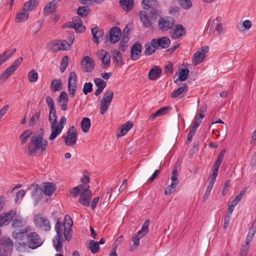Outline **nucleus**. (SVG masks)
I'll use <instances>...</instances> for the list:
<instances>
[{
  "instance_id": "nucleus-1",
  "label": "nucleus",
  "mask_w": 256,
  "mask_h": 256,
  "mask_svg": "<svg viewBox=\"0 0 256 256\" xmlns=\"http://www.w3.org/2000/svg\"><path fill=\"white\" fill-rule=\"evenodd\" d=\"M44 130L43 128H40V130L36 132L32 136L28 144V154L30 156H32L38 150H40L42 152L46 150L48 145V142L44 138Z\"/></svg>"
},
{
  "instance_id": "nucleus-2",
  "label": "nucleus",
  "mask_w": 256,
  "mask_h": 256,
  "mask_svg": "<svg viewBox=\"0 0 256 256\" xmlns=\"http://www.w3.org/2000/svg\"><path fill=\"white\" fill-rule=\"evenodd\" d=\"M48 120L50 124L51 130V134L49 136L48 139L54 140L62 132L66 122V118L64 116L58 122L56 109L54 108L50 110Z\"/></svg>"
},
{
  "instance_id": "nucleus-3",
  "label": "nucleus",
  "mask_w": 256,
  "mask_h": 256,
  "mask_svg": "<svg viewBox=\"0 0 256 256\" xmlns=\"http://www.w3.org/2000/svg\"><path fill=\"white\" fill-rule=\"evenodd\" d=\"M148 16L150 18L149 19L148 14L145 11H140L139 12V16L142 22L143 23L144 26L146 28H150L152 26V22L151 20H155L157 19L158 17L162 14V11L158 9V8L150 9Z\"/></svg>"
},
{
  "instance_id": "nucleus-4",
  "label": "nucleus",
  "mask_w": 256,
  "mask_h": 256,
  "mask_svg": "<svg viewBox=\"0 0 256 256\" xmlns=\"http://www.w3.org/2000/svg\"><path fill=\"white\" fill-rule=\"evenodd\" d=\"M65 226L62 224L59 220H57L55 225V230L56 234L53 240V245L57 252H60L62 242V230H64Z\"/></svg>"
},
{
  "instance_id": "nucleus-5",
  "label": "nucleus",
  "mask_w": 256,
  "mask_h": 256,
  "mask_svg": "<svg viewBox=\"0 0 256 256\" xmlns=\"http://www.w3.org/2000/svg\"><path fill=\"white\" fill-rule=\"evenodd\" d=\"M13 242L8 236L0 239V256H11L13 250Z\"/></svg>"
},
{
  "instance_id": "nucleus-6",
  "label": "nucleus",
  "mask_w": 256,
  "mask_h": 256,
  "mask_svg": "<svg viewBox=\"0 0 256 256\" xmlns=\"http://www.w3.org/2000/svg\"><path fill=\"white\" fill-rule=\"evenodd\" d=\"M34 221L36 227L45 231H49L51 228V225L48 219L40 214L35 215Z\"/></svg>"
},
{
  "instance_id": "nucleus-7",
  "label": "nucleus",
  "mask_w": 256,
  "mask_h": 256,
  "mask_svg": "<svg viewBox=\"0 0 256 256\" xmlns=\"http://www.w3.org/2000/svg\"><path fill=\"white\" fill-rule=\"evenodd\" d=\"M64 139L66 145L71 146H74L78 138V132L74 126H71L67 132L66 136H63L62 137Z\"/></svg>"
},
{
  "instance_id": "nucleus-8",
  "label": "nucleus",
  "mask_w": 256,
  "mask_h": 256,
  "mask_svg": "<svg viewBox=\"0 0 256 256\" xmlns=\"http://www.w3.org/2000/svg\"><path fill=\"white\" fill-rule=\"evenodd\" d=\"M226 152V150L224 149L222 150L218 154V158L214 164V168L212 169V172L210 177V180L208 182V184H210L214 185V182H216V178L218 176V170L222 162Z\"/></svg>"
},
{
  "instance_id": "nucleus-9",
  "label": "nucleus",
  "mask_w": 256,
  "mask_h": 256,
  "mask_svg": "<svg viewBox=\"0 0 256 256\" xmlns=\"http://www.w3.org/2000/svg\"><path fill=\"white\" fill-rule=\"evenodd\" d=\"M26 240L28 247L32 249H36L42 244L40 236L36 232H30L26 234Z\"/></svg>"
},
{
  "instance_id": "nucleus-10",
  "label": "nucleus",
  "mask_w": 256,
  "mask_h": 256,
  "mask_svg": "<svg viewBox=\"0 0 256 256\" xmlns=\"http://www.w3.org/2000/svg\"><path fill=\"white\" fill-rule=\"evenodd\" d=\"M113 97L114 92L111 90L104 94L100 102V112L102 114H104L107 111Z\"/></svg>"
},
{
  "instance_id": "nucleus-11",
  "label": "nucleus",
  "mask_w": 256,
  "mask_h": 256,
  "mask_svg": "<svg viewBox=\"0 0 256 256\" xmlns=\"http://www.w3.org/2000/svg\"><path fill=\"white\" fill-rule=\"evenodd\" d=\"M174 20L171 16H164L158 20V27L159 30L166 32L172 29L174 24Z\"/></svg>"
},
{
  "instance_id": "nucleus-12",
  "label": "nucleus",
  "mask_w": 256,
  "mask_h": 256,
  "mask_svg": "<svg viewBox=\"0 0 256 256\" xmlns=\"http://www.w3.org/2000/svg\"><path fill=\"white\" fill-rule=\"evenodd\" d=\"M152 44L154 48H166L170 44V40L167 36H162L158 38L152 40Z\"/></svg>"
},
{
  "instance_id": "nucleus-13",
  "label": "nucleus",
  "mask_w": 256,
  "mask_h": 256,
  "mask_svg": "<svg viewBox=\"0 0 256 256\" xmlns=\"http://www.w3.org/2000/svg\"><path fill=\"white\" fill-rule=\"evenodd\" d=\"M15 210H11L0 214V226H7L16 215Z\"/></svg>"
},
{
  "instance_id": "nucleus-14",
  "label": "nucleus",
  "mask_w": 256,
  "mask_h": 256,
  "mask_svg": "<svg viewBox=\"0 0 256 256\" xmlns=\"http://www.w3.org/2000/svg\"><path fill=\"white\" fill-rule=\"evenodd\" d=\"M121 34L120 28L116 26L112 27L106 36V40L112 44H115L119 40Z\"/></svg>"
},
{
  "instance_id": "nucleus-15",
  "label": "nucleus",
  "mask_w": 256,
  "mask_h": 256,
  "mask_svg": "<svg viewBox=\"0 0 256 256\" xmlns=\"http://www.w3.org/2000/svg\"><path fill=\"white\" fill-rule=\"evenodd\" d=\"M76 75L74 72H70L68 81V91L70 95L73 98L76 92L77 88Z\"/></svg>"
},
{
  "instance_id": "nucleus-16",
  "label": "nucleus",
  "mask_w": 256,
  "mask_h": 256,
  "mask_svg": "<svg viewBox=\"0 0 256 256\" xmlns=\"http://www.w3.org/2000/svg\"><path fill=\"white\" fill-rule=\"evenodd\" d=\"M208 50V47L204 46L200 48L192 56V62L194 65H198L202 62L204 59V54Z\"/></svg>"
},
{
  "instance_id": "nucleus-17",
  "label": "nucleus",
  "mask_w": 256,
  "mask_h": 256,
  "mask_svg": "<svg viewBox=\"0 0 256 256\" xmlns=\"http://www.w3.org/2000/svg\"><path fill=\"white\" fill-rule=\"evenodd\" d=\"M28 189L32 190L31 196L35 199V205L37 204L42 196V189L38 184H31L28 188Z\"/></svg>"
},
{
  "instance_id": "nucleus-18",
  "label": "nucleus",
  "mask_w": 256,
  "mask_h": 256,
  "mask_svg": "<svg viewBox=\"0 0 256 256\" xmlns=\"http://www.w3.org/2000/svg\"><path fill=\"white\" fill-rule=\"evenodd\" d=\"M89 188L90 186L88 185L80 184L70 190V193L72 194L74 197L76 198L78 195L88 194V192H90Z\"/></svg>"
},
{
  "instance_id": "nucleus-19",
  "label": "nucleus",
  "mask_w": 256,
  "mask_h": 256,
  "mask_svg": "<svg viewBox=\"0 0 256 256\" xmlns=\"http://www.w3.org/2000/svg\"><path fill=\"white\" fill-rule=\"evenodd\" d=\"M142 46L138 42L134 43L130 50V58L133 60H138L142 54Z\"/></svg>"
},
{
  "instance_id": "nucleus-20",
  "label": "nucleus",
  "mask_w": 256,
  "mask_h": 256,
  "mask_svg": "<svg viewBox=\"0 0 256 256\" xmlns=\"http://www.w3.org/2000/svg\"><path fill=\"white\" fill-rule=\"evenodd\" d=\"M82 65L84 66L83 70L86 72H92L94 68L95 64L94 60L87 56L83 58Z\"/></svg>"
},
{
  "instance_id": "nucleus-21",
  "label": "nucleus",
  "mask_w": 256,
  "mask_h": 256,
  "mask_svg": "<svg viewBox=\"0 0 256 256\" xmlns=\"http://www.w3.org/2000/svg\"><path fill=\"white\" fill-rule=\"evenodd\" d=\"M186 28L181 24H176L171 33V38L178 40L186 34Z\"/></svg>"
},
{
  "instance_id": "nucleus-22",
  "label": "nucleus",
  "mask_w": 256,
  "mask_h": 256,
  "mask_svg": "<svg viewBox=\"0 0 256 256\" xmlns=\"http://www.w3.org/2000/svg\"><path fill=\"white\" fill-rule=\"evenodd\" d=\"M58 104L61 106V110L65 111L68 109V96L67 93L62 91L60 92L57 100Z\"/></svg>"
},
{
  "instance_id": "nucleus-23",
  "label": "nucleus",
  "mask_w": 256,
  "mask_h": 256,
  "mask_svg": "<svg viewBox=\"0 0 256 256\" xmlns=\"http://www.w3.org/2000/svg\"><path fill=\"white\" fill-rule=\"evenodd\" d=\"M30 231V229L28 226L22 230L16 229L12 232V236L14 239L22 240L25 236L26 237V234H28Z\"/></svg>"
},
{
  "instance_id": "nucleus-24",
  "label": "nucleus",
  "mask_w": 256,
  "mask_h": 256,
  "mask_svg": "<svg viewBox=\"0 0 256 256\" xmlns=\"http://www.w3.org/2000/svg\"><path fill=\"white\" fill-rule=\"evenodd\" d=\"M91 32L92 35L93 42L96 44H98L100 42L99 38H102L104 36V30L96 26L91 28Z\"/></svg>"
},
{
  "instance_id": "nucleus-25",
  "label": "nucleus",
  "mask_w": 256,
  "mask_h": 256,
  "mask_svg": "<svg viewBox=\"0 0 256 256\" xmlns=\"http://www.w3.org/2000/svg\"><path fill=\"white\" fill-rule=\"evenodd\" d=\"M42 192L46 196H51L56 190L54 184L50 182H43Z\"/></svg>"
},
{
  "instance_id": "nucleus-26",
  "label": "nucleus",
  "mask_w": 256,
  "mask_h": 256,
  "mask_svg": "<svg viewBox=\"0 0 256 256\" xmlns=\"http://www.w3.org/2000/svg\"><path fill=\"white\" fill-rule=\"evenodd\" d=\"M162 72V69L158 66H153L149 72L148 76L150 80H156L160 78Z\"/></svg>"
},
{
  "instance_id": "nucleus-27",
  "label": "nucleus",
  "mask_w": 256,
  "mask_h": 256,
  "mask_svg": "<svg viewBox=\"0 0 256 256\" xmlns=\"http://www.w3.org/2000/svg\"><path fill=\"white\" fill-rule=\"evenodd\" d=\"M113 62L115 66H121L124 64L121 53L117 50H114L112 52Z\"/></svg>"
},
{
  "instance_id": "nucleus-28",
  "label": "nucleus",
  "mask_w": 256,
  "mask_h": 256,
  "mask_svg": "<svg viewBox=\"0 0 256 256\" xmlns=\"http://www.w3.org/2000/svg\"><path fill=\"white\" fill-rule=\"evenodd\" d=\"M120 6L122 10L125 12L130 11L134 5V0H120Z\"/></svg>"
},
{
  "instance_id": "nucleus-29",
  "label": "nucleus",
  "mask_w": 256,
  "mask_h": 256,
  "mask_svg": "<svg viewBox=\"0 0 256 256\" xmlns=\"http://www.w3.org/2000/svg\"><path fill=\"white\" fill-rule=\"evenodd\" d=\"M172 108L170 106H165L161 108L158 110L156 112L152 114L150 118V120H154L155 118L158 116H164L168 112H170Z\"/></svg>"
},
{
  "instance_id": "nucleus-30",
  "label": "nucleus",
  "mask_w": 256,
  "mask_h": 256,
  "mask_svg": "<svg viewBox=\"0 0 256 256\" xmlns=\"http://www.w3.org/2000/svg\"><path fill=\"white\" fill-rule=\"evenodd\" d=\"M56 1L54 0L46 4V5L44 6V14L46 15H48L54 12L56 8Z\"/></svg>"
},
{
  "instance_id": "nucleus-31",
  "label": "nucleus",
  "mask_w": 256,
  "mask_h": 256,
  "mask_svg": "<svg viewBox=\"0 0 256 256\" xmlns=\"http://www.w3.org/2000/svg\"><path fill=\"white\" fill-rule=\"evenodd\" d=\"M28 11H26L24 9V8L20 10L16 16L15 21L16 22H22L26 21L29 16V14L28 12Z\"/></svg>"
},
{
  "instance_id": "nucleus-32",
  "label": "nucleus",
  "mask_w": 256,
  "mask_h": 256,
  "mask_svg": "<svg viewBox=\"0 0 256 256\" xmlns=\"http://www.w3.org/2000/svg\"><path fill=\"white\" fill-rule=\"evenodd\" d=\"M134 126V123L132 121H128L125 124H122L120 127V134H118V137L123 136L127 134Z\"/></svg>"
},
{
  "instance_id": "nucleus-33",
  "label": "nucleus",
  "mask_w": 256,
  "mask_h": 256,
  "mask_svg": "<svg viewBox=\"0 0 256 256\" xmlns=\"http://www.w3.org/2000/svg\"><path fill=\"white\" fill-rule=\"evenodd\" d=\"M16 52V49H10L0 54V66L11 57Z\"/></svg>"
},
{
  "instance_id": "nucleus-34",
  "label": "nucleus",
  "mask_w": 256,
  "mask_h": 256,
  "mask_svg": "<svg viewBox=\"0 0 256 256\" xmlns=\"http://www.w3.org/2000/svg\"><path fill=\"white\" fill-rule=\"evenodd\" d=\"M39 4V0H29L24 4V9L26 11H32L34 10Z\"/></svg>"
},
{
  "instance_id": "nucleus-35",
  "label": "nucleus",
  "mask_w": 256,
  "mask_h": 256,
  "mask_svg": "<svg viewBox=\"0 0 256 256\" xmlns=\"http://www.w3.org/2000/svg\"><path fill=\"white\" fill-rule=\"evenodd\" d=\"M144 8L148 10L156 8H158V2L156 0H142Z\"/></svg>"
},
{
  "instance_id": "nucleus-36",
  "label": "nucleus",
  "mask_w": 256,
  "mask_h": 256,
  "mask_svg": "<svg viewBox=\"0 0 256 256\" xmlns=\"http://www.w3.org/2000/svg\"><path fill=\"white\" fill-rule=\"evenodd\" d=\"M221 21V18L217 17L215 20H214L211 26L210 25V24H209V25L208 26L207 30H208L209 28H210V29H211L212 28L215 27L216 30L218 33L222 32V28Z\"/></svg>"
},
{
  "instance_id": "nucleus-37",
  "label": "nucleus",
  "mask_w": 256,
  "mask_h": 256,
  "mask_svg": "<svg viewBox=\"0 0 256 256\" xmlns=\"http://www.w3.org/2000/svg\"><path fill=\"white\" fill-rule=\"evenodd\" d=\"M149 220H147L143 223L142 229L136 234L140 238L144 236L148 232Z\"/></svg>"
},
{
  "instance_id": "nucleus-38",
  "label": "nucleus",
  "mask_w": 256,
  "mask_h": 256,
  "mask_svg": "<svg viewBox=\"0 0 256 256\" xmlns=\"http://www.w3.org/2000/svg\"><path fill=\"white\" fill-rule=\"evenodd\" d=\"M15 218L12 219V226L13 228H18L24 226L26 224V221L23 218L20 216H15Z\"/></svg>"
},
{
  "instance_id": "nucleus-39",
  "label": "nucleus",
  "mask_w": 256,
  "mask_h": 256,
  "mask_svg": "<svg viewBox=\"0 0 256 256\" xmlns=\"http://www.w3.org/2000/svg\"><path fill=\"white\" fill-rule=\"evenodd\" d=\"M78 202L86 206H89L90 200L91 197V192H88V194H80Z\"/></svg>"
},
{
  "instance_id": "nucleus-40",
  "label": "nucleus",
  "mask_w": 256,
  "mask_h": 256,
  "mask_svg": "<svg viewBox=\"0 0 256 256\" xmlns=\"http://www.w3.org/2000/svg\"><path fill=\"white\" fill-rule=\"evenodd\" d=\"M102 53L103 54V56L102 58V64L104 66V68H106L110 65V54L105 50H102Z\"/></svg>"
},
{
  "instance_id": "nucleus-41",
  "label": "nucleus",
  "mask_w": 256,
  "mask_h": 256,
  "mask_svg": "<svg viewBox=\"0 0 256 256\" xmlns=\"http://www.w3.org/2000/svg\"><path fill=\"white\" fill-rule=\"evenodd\" d=\"M256 232V224L252 223L251 227L250 228L248 235L246 238V244H250V242L252 240L254 234Z\"/></svg>"
},
{
  "instance_id": "nucleus-42",
  "label": "nucleus",
  "mask_w": 256,
  "mask_h": 256,
  "mask_svg": "<svg viewBox=\"0 0 256 256\" xmlns=\"http://www.w3.org/2000/svg\"><path fill=\"white\" fill-rule=\"evenodd\" d=\"M55 46H57V50H67L70 48L71 44L66 40H59Z\"/></svg>"
},
{
  "instance_id": "nucleus-43",
  "label": "nucleus",
  "mask_w": 256,
  "mask_h": 256,
  "mask_svg": "<svg viewBox=\"0 0 256 256\" xmlns=\"http://www.w3.org/2000/svg\"><path fill=\"white\" fill-rule=\"evenodd\" d=\"M188 88V85L186 84H183L182 86L174 90L172 93V97L173 98H178L184 91H187Z\"/></svg>"
},
{
  "instance_id": "nucleus-44",
  "label": "nucleus",
  "mask_w": 256,
  "mask_h": 256,
  "mask_svg": "<svg viewBox=\"0 0 256 256\" xmlns=\"http://www.w3.org/2000/svg\"><path fill=\"white\" fill-rule=\"evenodd\" d=\"M80 125L84 132H88L91 125L90 119L88 118H84L81 122Z\"/></svg>"
},
{
  "instance_id": "nucleus-45",
  "label": "nucleus",
  "mask_w": 256,
  "mask_h": 256,
  "mask_svg": "<svg viewBox=\"0 0 256 256\" xmlns=\"http://www.w3.org/2000/svg\"><path fill=\"white\" fill-rule=\"evenodd\" d=\"M32 133V131L30 130H24L20 136V139L21 140V144H25Z\"/></svg>"
},
{
  "instance_id": "nucleus-46",
  "label": "nucleus",
  "mask_w": 256,
  "mask_h": 256,
  "mask_svg": "<svg viewBox=\"0 0 256 256\" xmlns=\"http://www.w3.org/2000/svg\"><path fill=\"white\" fill-rule=\"evenodd\" d=\"M62 82L60 79H54L52 82V91L56 92L62 89Z\"/></svg>"
},
{
  "instance_id": "nucleus-47",
  "label": "nucleus",
  "mask_w": 256,
  "mask_h": 256,
  "mask_svg": "<svg viewBox=\"0 0 256 256\" xmlns=\"http://www.w3.org/2000/svg\"><path fill=\"white\" fill-rule=\"evenodd\" d=\"M88 248L92 254H95L97 253L100 250L98 243L94 240H90Z\"/></svg>"
},
{
  "instance_id": "nucleus-48",
  "label": "nucleus",
  "mask_w": 256,
  "mask_h": 256,
  "mask_svg": "<svg viewBox=\"0 0 256 256\" xmlns=\"http://www.w3.org/2000/svg\"><path fill=\"white\" fill-rule=\"evenodd\" d=\"M189 74V70L187 68H182L179 74V77L178 79H176L174 82H177L178 80L180 82H184L186 80L187 78V77Z\"/></svg>"
},
{
  "instance_id": "nucleus-49",
  "label": "nucleus",
  "mask_w": 256,
  "mask_h": 256,
  "mask_svg": "<svg viewBox=\"0 0 256 256\" xmlns=\"http://www.w3.org/2000/svg\"><path fill=\"white\" fill-rule=\"evenodd\" d=\"M15 71V70L10 66L2 72L0 78H4V80H6Z\"/></svg>"
},
{
  "instance_id": "nucleus-50",
  "label": "nucleus",
  "mask_w": 256,
  "mask_h": 256,
  "mask_svg": "<svg viewBox=\"0 0 256 256\" xmlns=\"http://www.w3.org/2000/svg\"><path fill=\"white\" fill-rule=\"evenodd\" d=\"M145 50H144V54L146 56H150L154 53L155 52L156 48H152V40H150V43H146L144 44Z\"/></svg>"
},
{
  "instance_id": "nucleus-51",
  "label": "nucleus",
  "mask_w": 256,
  "mask_h": 256,
  "mask_svg": "<svg viewBox=\"0 0 256 256\" xmlns=\"http://www.w3.org/2000/svg\"><path fill=\"white\" fill-rule=\"evenodd\" d=\"M89 8L86 6H81L78 8L77 14L82 18L86 17L89 12Z\"/></svg>"
},
{
  "instance_id": "nucleus-52",
  "label": "nucleus",
  "mask_w": 256,
  "mask_h": 256,
  "mask_svg": "<svg viewBox=\"0 0 256 256\" xmlns=\"http://www.w3.org/2000/svg\"><path fill=\"white\" fill-rule=\"evenodd\" d=\"M15 246L16 250L20 252H24L26 251L28 246L27 242H15Z\"/></svg>"
},
{
  "instance_id": "nucleus-53",
  "label": "nucleus",
  "mask_w": 256,
  "mask_h": 256,
  "mask_svg": "<svg viewBox=\"0 0 256 256\" xmlns=\"http://www.w3.org/2000/svg\"><path fill=\"white\" fill-rule=\"evenodd\" d=\"M40 110L36 111L34 115H33L30 119L29 126H35L38 122L40 116Z\"/></svg>"
},
{
  "instance_id": "nucleus-54",
  "label": "nucleus",
  "mask_w": 256,
  "mask_h": 256,
  "mask_svg": "<svg viewBox=\"0 0 256 256\" xmlns=\"http://www.w3.org/2000/svg\"><path fill=\"white\" fill-rule=\"evenodd\" d=\"M181 7L184 9L188 10L192 7V4L191 0H178Z\"/></svg>"
},
{
  "instance_id": "nucleus-55",
  "label": "nucleus",
  "mask_w": 256,
  "mask_h": 256,
  "mask_svg": "<svg viewBox=\"0 0 256 256\" xmlns=\"http://www.w3.org/2000/svg\"><path fill=\"white\" fill-rule=\"evenodd\" d=\"M252 23L250 20H245L243 22L242 24L238 26V28L241 31H244L246 30H248L252 27Z\"/></svg>"
},
{
  "instance_id": "nucleus-56",
  "label": "nucleus",
  "mask_w": 256,
  "mask_h": 256,
  "mask_svg": "<svg viewBox=\"0 0 256 256\" xmlns=\"http://www.w3.org/2000/svg\"><path fill=\"white\" fill-rule=\"evenodd\" d=\"M178 184L174 183V182L171 183V184L168 186L164 190V194L166 195H170L173 192L176 190Z\"/></svg>"
},
{
  "instance_id": "nucleus-57",
  "label": "nucleus",
  "mask_w": 256,
  "mask_h": 256,
  "mask_svg": "<svg viewBox=\"0 0 256 256\" xmlns=\"http://www.w3.org/2000/svg\"><path fill=\"white\" fill-rule=\"evenodd\" d=\"M63 224L66 228H71L73 224V221L70 216L66 215L64 216Z\"/></svg>"
},
{
  "instance_id": "nucleus-58",
  "label": "nucleus",
  "mask_w": 256,
  "mask_h": 256,
  "mask_svg": "<svg viewBox=\"0 0 256 256\" xmlns=\"http://www.w3.org/2000/svg\"><path fill=\"white\" fill-rule=\"evenodd\" d=\"M164 72L167 76H170L172 74L173 69H172V64L170 62H167L166 64L165 65L164 68Z\"/></svg>"
},
{
  "instance_id": "nucleus-59",
  "label": "nucleus",
  "mask_w": 256,
  "mask_h": 256,
  "mask_svg": "<svg viewBox=\"0 0 256 256\" xmlns=\"http://www.w3.org/2000/svg\"><path fill=\"white\" fill-rule=\"evenodd\" d=\"M28 77L30 82H36L38 80V74L34 70H31L28 73Z\"/></svg>"
},
{
  "instance_id": "nucleus-60",
  "label": "nucleus",
  "mask_w": 256,
  "mask_h": 256,
  "mask_svg": "<svg viewBox=\"0 0 256 256\" xmlns=\"http://www.w3.org/2000/svg\"><path fill=\"white\" fill-rule=\"evenodd\" d=\"M92 84L91 82H86L84 84L82 92L85 95L91 92L92 90Z\"/></svg>"
},
{
  "instance_id": "nucleus-61",
  "label": "nucleus",
  "mask_w": 256,
  "mask_h": 256,
  "mask_svg": "<svg viewBox=\"0 0 256 256\" xmlns=\"http://www.w3.org/2000/svg\"><path fill=\"white\" fill-rule=\"evenodd\" d=\"M94 82L96 86L98 88L102 87L104 89L106 85V83L102 78H96L94 79Z\"/></svg>"
},
{
  "instance_id": "nucleus-62",
  "label": "nucleus",
  "mask_w": 256,
  "mask_h": 256,
  "mask_svg": "<svg viewBox=\"0 0 256 256\" xmlns=\"http://www.w3.org/2000/svg\"><path fill=\"white\" fill-rule=\"evenodd\" d=\"M68 64V58L67 56H64L63 57V58L62 59V62L60 64V70L62 72H63L65 70Z\"/></svg>"
},
{
  "instance_id": "nucleus-63",
  "label": "nucleus",
  "mask_w": 256,
  "mask_h": 256,
  "mask_svg": "<svg viewBox=\"0 0 256 256\" xmlns=\"http://www.w3.org/2000/svg\"><path fill=\"white\" fill-rule=\"evenodd\" d=\"M249 249V244L243 245L240 251V256H247L248 252Z\"/></svg>"
},
{
  "instance_id": "nucleus-64",
  "label": "nucleus",
  "mask_w": 256,
  "mask_h": 256,
  "mask_svg": "<svg viewBox=\"0 0 256 256\" xmlns=\"http://www.w3.org/2000/svg\"><path fill=\"white\" fill-rule=\"evenodd\" d=\"M178 171L177 170V167L174 166L172 173V176H171V180L172 182H174V183L178 184Z\"/></svg>"
}]
</instances>
